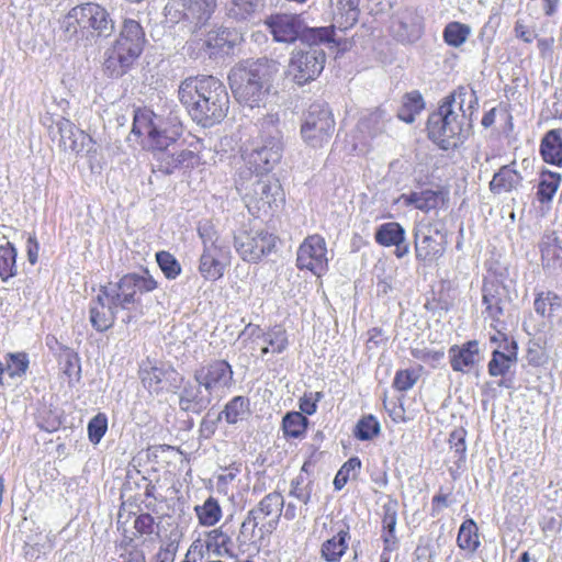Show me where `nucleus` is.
Returning a JSON list of instances; mask_svg holds the SVG:
<instances>
[{
  "label": "nucleus",
  "instance_id": "f257e3e1",
  "mask_svg": "<svg viewBox=\"0 0 562 562\" xmlns=\"http://www.w3.org/2000/svg\"><path fill=\"white\" fill-rule=\"evenodd\" d=\"M477 98L472 89L459 87L447 95L427 121L429 138L441 149L457 148L469 137Z\"/></svg>",
  "mask_w": 562,
  "mask_h": 562
},
{
  "label": "nucleus",
  "instance_id": "f03ea898",
  "mask_svg": "<svg viewBox=\"0 0 562 562\" xmlns=\"http://www.w3.org/2000/svg\"><path fill=\"white\" fill-rule=\"evenodd\" d=\"M178 94L193 121L204 127L220 123L229 108L225 86L213 76L184 79L179 86Z\"/></svg>",
  "mask_w": 562,
  "mask_h": 562
},
{
  "label": "nucleus",
  "instance_id": "7ed1b4c3",
  "mask_svg": "<svg viewBox=\"0 0 562 562\" xmlns=\"http://www.w3.org/2000/svg\"><path fill=\"white\" fill-rule=\"evenodd\" d=\"M278 71L279 63L273 59L262 57L246 60L231 69L229 87L239 103L250 108L259 106Z\"/></svg>",
  "mask_w": 562,
  "mask_h": 562
},
{
  "label": "nucleus",
  "instance_id": "20e7f679",
  "mask_svg": "<svg viewBox=\"0 0 562 562\" xmlns=\"http://www.w3.org/2000/svg\"><path fill=\"white\" fill-rule=\"evenodd\" d=\"M145 43V31L140 23L134 19H124L117 38L105 53L104 71L116 78L126 74L140 56Z\"/></svg>",
  "mask_w": 562,
  "mask_h": 562
},
{
  "label": "nucleus",
  "instance_id": "39448f33",
  "mask_svg": "<svg viewBox=\"0 0 562 562\" xmlns=\"http://www.w3.org/2000/svg\"><path fill=\"white\" fill-rule=\"evenodd\" d=\"M279 113H268L256 123L257 137L251 142L249 164L255 170L269 172L280 162L283 154V134Z\"/></svg>",
  "mask_w": 562,
  "mask_h": 562
},
{
  "label": "nucleus",
  "instance_id": "423d86ee",
  "mask_svg": "<svg viewBox=\"0 0 562 562\" xmlns=\"http://www.w3.org/2000/svg\"><path fill=\"white\" fill-rule=\"evenodd\" d=\"M265 24L279 43L292 44L300 40L307 45L334 42L331 27H308L297 14H274Z\"/></svg>",
  "mask_w": 562,
  "mask_h": 562
},
{
  "label": "nucleus",
  "instance_id": "0eeeda50",
  "mask_svg": "<svg viewBox=\"0 0 562 562\" xmlns=\"http://www.w3.org/2000/svg\"><path fill=\"white\" fill-rule=\"evenodd\" d=\"M284 506L283 496L278 492L267 494L256 507L251 508L240 526V536L250 540L256 528L261 535L273 532L279 524Z\"/></svg>",
  "mask_w": 562,
  "mask_h": 562
},
{
  "label": "nucleus",
  "instance_id": "6e6552de",
  "mask_svg": "<svg viewBox=\"0 0 562 562\" xmlns=\"http://www.w3.org/2000/svg\"><path fill=\"white\" fill-rule=\"evenodd\" d=\"M157 285V281L145 270L142 273H127L117 282L102 285L101 292L112 297L125 311L139 303V296L154 291Z\"/></svg>",
  "mask_w": 562,
  "mask_h": 562
},
{
  "label": "nucleus",
  "instance_id": "1a4fd4ad",
  "mask_svg": "<svg viewBox=\"0 0 562 562\" xmlns=\"http://www.w3.org/2000/svg\"><path fill=\"white\" fill-rule=\"evenodd\" d=\"M247 182L240 183L238 189L244 193V200L249 211H266L282 200V190L279 180L265 171L256 170Z\"/></svg>",
  "mask_w": 562,
  "mask_h": 562
},
{
  "label": "nucleus",
  "instance_id": "9d476101",
  "mask_svg": "<svg viewBox=\"0 0 562 562\" xmlns=\"http://www.w3.org/2000/svg\"><path fill=\"white\" fill-rule=\"evenodd\" d=\"M335 131V120L328 105L315 102L310 105L301 125V136L306 145L322 148L329 143Z\"/></svg>",
  "mask_w": 562,
  "mask_h": 562
},
{
  "label": "nucleus",
  "instance_id": "9b49d317",
  "mask_svg": "<svg viewBox=\"0 0 562 562\" xmlns=\"http://www.w3.org/2000/svg\"><path fill=\"white\" fill-rule=\"evenodd\" d=\"M277 237L265 228L243 226L234 236V246L243 260L257 262L276 247Z\"/></svg>",
  "mask_w": 562,
  "mask_h": 562
},
{
  "label": "nucleus",
  "instance_id": "f8f14e48",
  "mask_svg": "<svg viewBox=\"0 0 562 562\" xmlns=\"http://www.w3.org/2000/svg\"><path fill=\"white\" fill-rule=\"evenodd\" d=\"M325 61V52L318 45H308L307 49L292 52L288 72L296 85L303 86L321 75Z\"/></svg>",
  "mask_w": 562,
  "mask_h": 562
},
{
  "label": "nucleus",
  "instance_id": "ddd939ff",
  "mask_svg": "<svg viewBox=\"0 0 562 562\" xmlns=\"http://www.w3.org/2000/svg\"><path fill=\"white\" fill-rule=\"evenodd\" d=\"M447 236L431 223H419L414 231V248L416 259L430 265L443 256L447 248Z\"/></svg>",
  "mask_w": 562,
  "mask_h": 562
},
{
  "label": "nucleus",
  "instance_id": "4468645a",
  "mask_svg": "<svg viewBox=\"0 0 562 562\" xmlns=\"http://www.w3.org/2000/svg\"><path fill=\"white\" fill-rule=\"evenodd\" d=\"M199 235L203 240V252L200 257L199 271L205 280L215 281L223 277L227 257L226 247L223 246L211 227L199 228Z\"/></svg>",
  "mask_w": 562,
  "mask_h": 562
},
{
  "label": "nucleus",
  "instance_id": "2eb2a0df",
  "mask_svg": "<svg viewBox=\"0 0 562 562\" xmlns=\"http://www.w3.org/2000/svg\"><path fill=\"white\" fill-rule=\"evenodd\" d=\"M233 369L225 360H213L194 370L193 378L216 400H221L233 384Z\"/></svg>",
  "mask_w": 562,
  "mask_h": 562
},
{
  "label": "nucleus",
  "instance_id": "dca6fc26",
  "mask_svg": "<svg viewBox=\"0 0 562 562\" xmlns=\"http://www.w3.org/2000/svg\"><path fill=\"white\" fill-rule=\"evenodd\" d=\"M53 139L58 136V146L64 151L70 153H91L94 142L83 131L77 128L74 123L65 117H58L49 127Z\"/></svg>",
  "mask_w": 562,
  "mask_h": 562
},
{
  "label": "nucleus",
  "instance_id": "f3484780",
  "mask_svg": "<svg viewBox=\"0 0 562 562\" xmlns=\"http://www.w3.org/2000/svg\"><path fill=\"white\" fill-rule=\"evenodd\" d=\"M299 269L310 270L316 276L327 270L328 258L325 239L319 235H312L304 239L296 252Z\"/></svg>",
  "mask_w": 562,
  "mask_h": 562
},
{
  "label": "nucleus",
  "instance_id": "a211bd4d",
  "mask_svg": "<svg viewBox=\"0 0 562 562\" xmlns=\"http://www.w3.org/2000/svg\"><path fill=\"white\" fill-rule=\"evenodd\" d=\"M79 19L86 36L110 37L115 31V23L110 13L100 4L87 2L79 5Z\"/></svg>",
  "mask_w": 562,
  "mask_h": 562
},
{
  "label": "nucleus",
  "instance_id": "6ab92c4d",
  "mask_svg": "<svg viewBox=\"0 0 562 562\" xmlns=\"http://www.w3.org/2000/svg\"><path fill=\"white\" fill-rule=\"evenodd\" d=\"M159 171L171 175L180 168H193L199 162V156L194 150L173 144L166 148L153 150Z\"/></svg>",
  "mask_w": 562,
  "mask_h": 562
},
{
  "label": "nucleus",
  "instance_id": "aec40b11",
  "mask_svg": "<svg viewBox=\"0 0 562 562\" xmlns=\"http://www.w3.org/2000/svg\"><path fill=\"white\" fill-rule=\"evenodd\" d=\"M482 301L485 305V312L492 319V327L499 326L505 314L506 304L509 301L507 288L497 280L484 282L482 288Z\"/></svg>",
  "mask_w": 562,
  "mask_h": 562
},
{
  "label": "nucleus",
  "instance_id": "412c9836",
  "mask_svg": "<svg viewBox=\"0 0 562 562\" xmlns=\"http://www.w3.org/2000/svg\"><path fill=\"white\" fill-rule=\"evenodd\" d=\"M121 307L115 303L112 297L105 295L104 292L99 290L94 300L91 301L89 307V319L91 326L100 333L110 329L115 321L116 314Z\"/></svg>",
  "mask_w": 562,
  "mask_h": 562
},
{
  "label": "nucleus",
  "instance_id": "4be33fe9",
  "mask_svg": "<svg viewBox=\"0 0 562 562\" xmlns=\"http://www.w3.org/2000/svg\"><path fill=\"white\" fill-rule=\"evenodd\" d=\"M167 8L179 11L182 19L194 26H202L214 13L216 0H172Z\"/></svg>",
  "mask_w": 562,
  "mask_h": 562
},
{
  "label": "nucleus",
  "instance_id": "5701e85b",
  "mask_svg": "<svg viewBox=\"0 0 562 562\" xmlns=\"http://www.w3.org/2000/svg\"><path fill=\"white\" fill-rule=\"evenodd\" d=\"M213 400L214 395L204 390V386L193 381H187L179 395L180 409L187 413L201 414L205 411Z\"/></svg>",
  "mask_w": 562,
  "mask_h": 562
},
{
  "label": "nucleus",
  "instance_id": "b1692460",
  "mask_svg": "<svg viewBox=\"0 0 562 562\" xmlns=\"http://www.w3.org/2000/svg\"><path fill=\"white\" fill-rule=\"evenodd\" d=\"M155 136H153V150L157 148H166L177 143L182 134V124L172 113L166 117L157 116L155 122Z\"/></svg>",
  "mask_w": 562,
  "mask_h": 562
},
{
  "label": "nucleus",
  "instance_id": "393cba45",
  "mask_svg": "<svg viewBox=\"0 0 562 562\" xmlns=\"http://www.w3.org/2000/svg\"><path fill=\"white\" fill-rule=\"evenodd\" d=\"M479 342L469 340L458 346L453 345L449 348L448 355L453 371L467 373L479 363Z\"/></svg>",
  "mask_w": 562,
  "mask_h": 562
},
{
  "label": "nucleus",
  "instance_id": "a878e982",
  "mask_svg": "<svg viewBox=\"0 0 562 562\" xmlns=\"http://www.w3.org/2000/svg\"><path fill=\"white\" fill-rule=\"evenodd\" d=\"M420 16L413 11L401 13L391 25L393 36L402 43H414L422 35Z\"/></svg>",
  "mask_w": 562,
  "mask_h": 562
},
{
  "label": "nucleus",
  "instance_id": "bb28decb",
  "mask_svg": "<svg viewBox=\"0 0 562 562\" xmlns=\"http://www.w3.org/2000/svg\"><path fill=\"white\" fill-rule=\"evenodd\" d=\"M360 0H336L333 3V20L335 24L330 25L333 30H348L353 26L359 19Z\"/></svg>",
  "mask_w": 562,
  "mask_h": 562
},
{
  "label": "nucleus",
  "instance_id": "cd10ccee",
  "mask_svg": "<svg viewBox=\"0 0 562 562\" xmlns=\"http://www.w3.org/2000/svg\"><path fill=\"white\" fill-rule=\"evenodd\" d=\"M168 369L164 364L149 358L142 361L139 366V379L143 385L153 393H159L162 390L161 383Z\"/></svg>",
  "mask_w": 562,
  "mask_h": 562
},
{
  "label": "nucleus",
  "instance_id": "c85d7f7f",
  "mask_svg": "<svg viewBox=\"0 0 562 562\" xmlns=\"http://www.w3.org/2000/svg\"><path fill=\"white\" fill-rule=\"evenodd\" d=\"M516 361L517 344L510 340V344L504 346V351L495 349L492 352V359L487 364L488 374L491 376H504Z\"/></svg>",
  "mask_w": 562,
  "mask_h": 562
},
{
  "label": "nucleus",
  "instance_id": "c756f323",
  "mask_svg": "<svg viewBox=\"0 0 562 562\" xmlns=\"http://www.w3.org/2000/svg\"><path fill=\"white\" fill-rule=\"evenodd\" d=\"M540 154L546 162L562 165V134L560 130H551L543 136Z\"/></svg>",
  "mask_w": 562,
  "mask_h": 562
},
{
  "label": "nucleus",
  "instance_id": "7c9ffc66",
  "mask_svg": "<svg viewBox=\"0 0 562 562\" xmlns=\"http://www.w3.org/2000/svg\"><path fill=\"white\" fill-rule=\"evenodd\" d=\"M349 528L339 529L337 533L322 544L321 554L327 562H339L348 549Z\"/></svg>",
  "mask_w": 562,
  "mask_h": 562
},
{
  "label": "nucleus",
  "instance_id": "2f4dec72",
  "mask_svg": "<svg viewBox=\"0 0 562 562\" xmlns=\"http://www.w3.org/2000/svg\"><path fill=\"white\" fill-rule=\"evenodd\" d=\"M522 178L520 173L514 170L510 166H503L494 176L490 182V190L499 194L502 192H509L516 189Z\"/></svg>",
  "mask_w": 562,
  "mask_h": 562
},
{
  "label": "nucleus",
  "instance_id": "473e14b6",
  "mask_svg": "<svg viewBox=\"0 0 562 562\" xmlns=\"http://www.w3.org/2000/svg\"><path fill=\"white\" fill-rule=\"evenodd\" d=\"M231 33L227 30H220L210 32L201 44V48L210 57H215L220 54H227L233 48V42L229 40Z\"/></svg>",
  "mask_w": 562,
  "mask_h": 562
},
{
  "label": "nucleus",
  "instance_id": "72a5a7b5",
  "mask_svg": "<svg viewBox=\"0 0 562 562\" xmlns=\"http://www.w3.org/2000/svg\"><path fill=\"white\" fill-rule=\"evenodd\" d=\"M391 115L382 108H376L359 121L358 127L370 136H376L385 131Z\"/></svg>",
  "mask_w": 562,
  "mask_h": 562
},
{
  "label": "nucleus",
  "instance_id": "f704fd0d",
  "mask_svg": "<svg viewBox=\"0 0 562 562\" xmlns=\"http://www.w3.org/2000/svg\"><path fill=\"white\" fill-rule=\"evenodd\" d=\"M540 250L543 266L553 268L562 266L560 259L562 247L560 246V239L557 232L548 233L542 237Z\"/></svg>",
  "mask_w": 562,
  "mask_h": 562
},
{
  "label": "nucleus",
  "instance_id": "c9c22d12",
  "mask_svg": "<svg viewBox=\"0 0 562 562\" xmlns=\"http://www.w3.org/2000/svg\"><path fill=\"white\" fill-rule=\"evenodd\" d=\"M402 199L405 205H414L420 211L428 212L437 207L441 199V193L434 190H424L403 194Z\"/></svg>",
  "mask_w": 562,
  "mask_h": 562
},
{
  "label": "nucleus",
  "instance_id": "e433bc0d",
  "mask_svg": "<svg viewBox=\"0 0 562 562\" xmlns=\"http://www.w3.org/2000/svg\"><path fill=\"white\" fill-rule=\"evenodd\" d=\"M375 241L384 247H391L394 244L404 241L405 229L397 222H387L381 224L374 234Z\"/></svg>",
  "mask_w": 562,
  "mask_h": 562
},
{
  "label": "nucleus",
  "instance_id": "4c0bfd02",
  "mask_svg": "<svg viewBox=\"0 0 562 562\" xmlns=\"http://www.w3.org/2000/svg\"><path fill=\"white\" fill-rule=\"evenodd\" d=\"M425 108V102L418 91H412L403 97L402 106L398 109L397 116L405 123H413L415 116Z\"/></svg>",
  "mask_w": 562,
  "mask_h": 562
},
{
  "label": "nucleus",
  "instance_id": "58836bf2",
  "mask_svg": "<svg viewBox=\"0 0 562 562\" xmlns=\"http://www.w3.org/2000/svg\"><path fill=\"white\" fill-rule=\"evenodd\" d=\"M227 424L234 425L247 418L250 414L249 400L245 396L233 397L220 413Z\"/></svg>",
  "mask_w": 562,
  "mask_h": 562
},
{
  "label": "nucleus",
  "instance_id": "ea45409f",
  "mask_svg": "<svg viewBox=\"0 0 562 562\" xmlns=\"http://www.w3.org/2000/svg\"><path fill=\"white\" fill-rule=\"evenodd\" d=\"M157 115L150 111H135L132 133L137 136L147 135L153 149V136H155Z\"/></svg>",
  "mask_w": 562,
  "mask_h": 562
},
{
  "label": "nucleus",
  "instance_id": "a19ab883",
  "mask_svg": "<svg viewBox=\"0 0 562 562\" xmlns=\"http://www.w3.org/2000/svg\"><path fill=\"white\" fill-rule=\"evenodd\" d=\"M226 13L235 20H246L259 7V0H222Z\"/></svg>",
  "mask_w": 562,
  "mask_h": 562
},
{
  "label": "nucleus",
  "instance_id": "79ce46f5",
  "mask_svg": "<svg viewBox=\"0 0 562 562\" xmlns=\"http://www.w3.org/2000/svg\"><path fill=\"white\" fill-rule=\"evenodd\" d=\"M458 546L463 550H469L474 552L479 546V535H477V526L473 519H467L462 522L458 538Z\"/></svg>",
  "mask_w": 562,
  "mask_h": 562
},
{
  "label": "nucleus",
  "instance_id": "37998d69",
  "mask_svg": "<svg viewBox=\"0 0 562 562\" xmlns=\"http://www.w3.org/2000/svg\"><path fill=\"white\" fill-rule=\"evenodd\" d=\"M561 181L560 173L544 170L541 172L538 186V199L541 203L550 202L555 194Z\"/></svg>",
  "mask_w": 562,
  "mask_h": 562
},
{
  "label": "nucleus",
  "instance_id": "c03bdc74",
  "mask_svg": "<svg viewBox=\"0 0 562 562\" xmlns=\"http://www.w3.org/2000/svg\"><path fill=\"white\" fill-rule=\"evenodd\" d=\"M308 419L300 412H290L283 417L282 428L285 437L300 438L307 428Z\"/></svg>",
  "mask_w": 562,
  "mask_h": 562
},
{
  "label": "nucleus",
  "instance_id": "a18cd8bd",
  "mask_svg": "<svg viewBox=\"0 0 562 562\" xmlns=\"http://www.w3.org/2000/svg\"><path fill=\"white\" fill-rule=\"evenodd\" d=\"M195 513L200 524L206 527L214 526L222 517L221 506L214 497H209L202 506H196Z\"/></svg>",
  "mask_w": 562,
  "mask_h": 562
},
{
  "label": "nucleus",
  "instance_id": "49530a36",
  "mask_svg": "<svg viewBox=\"0 0 562 562\" xmlns=\"http://www.w3.org/2000/svg\"><path fill=\"white\" fill-rule=\"evenodd\" d=\"M16 250L11 243L0 246V278L8 281L16 274Z\"/></svg>",
  "mask_w": 562,
  "mask_h": 562
},
{
  "label": "nucleus",
  "instance_id": "de8ad7c7",
  "mask_svg": "<svg viewBox=\"0 0 562 562\" xmlns=\"http://www.w3.org/2000/svg\"><path fill=\"white\" fill-rule=\"evenodd\" d=\"M381 431V426L373 415H366L360 418L353 429V436L361 440L367 441L376 437Z\"/></svg>",
  "mask_w": 562,
  "mask_h": 562
},
{
  "label": "nucleus",
  "instance_id": "09e8293b",
  "mask_svg": "<svg viewBox=\"0 0 562 562\" xmlns=\"http://www.w3.org/2000/svg\"><path fill=\"white\" fill-rule=\"evenodd\" d=\"M79 5L74 7L61 20V30L68 40L77 36L85 37V30L81 27V20L79 19Z\"/></svg>",
  "mask_w": 562,
  "mask_h": 562
},
{
  "label": "nucleus",
  "instance_id": "8fccbe9b",
  "mask_svg": "<svg viewBox=\"0 0 562 562\" xmlns=\"http://www.w3.org/2000/svg\"><path fill=\"white\" fill-rule=\"evenodd\" d=\"M470 27L459 22L449 23L443 31V38L446 43L453 47L462 45L470 35Z\"/></svg>",
  "mask_w": 562,
  "mask_h": 562
},
{
  "label": "nucleus",
  "instance_id": "3c124183",
  "mask_svg": "<svg viewBox=\"0 0 562 562\" xmlns=\"http://www.w3.org/2000/svg\"><path fill=\"white\" fill-rule=\"evenodd\" d=\"M156 260L167 279H176L181 273V265L173 255L168 251H158Z\"/></svg>",
  "mask_w": 562,
  "mask_h": 562
},
{
  "label": "nucleus",
  "instance_id": "603ef678",
  "mask_svg": "<svg viewBox=\"0 0 562 562\" xmlns=\"http://www.w3.org/2000/svg\"><path fill=\"white\" fill-rule=\"evenodd\" d=\"M262 341L271 347L272 352L281 353L288 347L286 331L280 326H274L262 335Z\"/></svg>",
  "mask_w": 562,
  "mask_h": 562
},
{
  "label": "nucleus",
  "instance_id": "864d4df0",
  "mask_svg": "<svg viewBox=\"0 0 562 562\" xmlns=\"http://www.w3.org/2000/svg\"><path fill=\"white\" fill-rule=\"evenodd\" d=\"M27 367L29 359L26 353H10L4 372L11 378L22 376L25 374Z\"/></svg>",
  "mask_w": 562,
  "mask_h": 562
},
{
  "label": "nucleus",
  "instance_id": "5fc2aeb1",
  "mask_svg": "<svg viewBox=\"0 0 562 562\" xmlns=\"http://www.w3.org/2000/svg\"><path fill=\"white\" fill-rule=\"evenodd\" d=\"M360 468L361 461L358 457L350 458L347 462H345L334 479L335 488L338 491L341 490L350 479L351 473L360 470Z\"/></svg>",
  "mask_w": 562,
  "mask_h": 562
},
{
  "label": "nucleus",
  "instance_id": "6e6d98bb",
  "mask_svg": "<svg viewBox=\"0 0 562 562\" xmlns=\"http://www.w3.org/2000/svg\"><path fill=\"white\" fill-rule=\"evenodd\" d=\"M108 429V419L104 414L95 415L88 424V436L92 443H99Z\"/></svg>",
  "mask_w": 562,
  "mask_h": 562
},
{
  "label": "nucleus",
  "instance_id": "4d7b16f0",
  "mask_svg": "<svg viewBox=\"0 0 562 562\" xmlns=\"http://www.w3.org/2000/svg\"><path fill=\"white\" fill-rule=\"evenodd\" d=\"M397 507L398 504L394 499H390L387 503L383 505L382 525L384 531H395L397 522Z\"/></svg>",
  "mask_w": 562,
  "mask_h": 562
},
{
  "label": "nucleus",
  "instance_id": "13d9d810",
  "mask_svg": "<svg viewBox=\"0 0 562 562\" xmlns=\"http://www.w3.org/2000/svg\"><path fill=\"white\" fill-rule=\"evenodd\" d=\"M417 378L414 370H401L396 372L393 385L398 391H407L414 386Z\"/></svg>",
  "mask_w": 562,
  "mask_h": 562
},
{
  "label": "nucleus",
  "instance_id": "bf43d9fd",
  "mask_svg": "<svg viewBox=\"0 0 562 562\" xmlns=\"http://www.w3.org/2000/svg\"><path fill=\"white\" fill-rule=\"evenodd\" d=\"M222 419V414H215L212 412H207L205 416L203 417L201 425H200V432L203 437L210 438L214 435L218 423Z\"/></svg>",
  "mask_w": 562,
  "mask_h": 562
},
{
  "label": "nucleus",
  "instance_id": "052dcab7",
  "mask_svg": "<svg viewBox=\"0 0 562 562\" xmlns=\"http://www.w3.org/2000/svg\"><path fill=\"white\" fill-rule=\"evenodd\" d=\"M465 435V430L463 428H459L453 430L449 437L450 447L460 459L464 458L467 451Z\"/></svg>",
  "mask_w": 562,
  "mask_h": 562
},
{
  "label": "nucleus",
  "instance_id": "680f3d73",
  "mask_svg": "<svg viewBox=\"0 0 562 562\" xmlns=\"http://www.w3.org/2000/svg\"><path fill=\"white\" fill-rule=\"evenodd\" d=\"M154 525L155 520L150 514H140L134 521V528L140 535H151Z\"/></svg>",
  "mask_w": 562,
  "mask_h": 562
},
{
  "label": "nucleus",
  "instance_id": "e2e57ef3",
  "mask_svg": "<svg viewBox=\"0 0 562 562\" xmlns=\"http://www.w3.org/2000/svg\"><path fill=\"white\" fill-rule=\"evenodd\" d=\"M322 394L319 392L310 393L308 395H304L300 398V413H304L306 415H313L317 408V402L319 401Z\"/></svg>",
  "mask_w": 562,
  "mask_h": 562
},
{
  "label": "nucleus",
  "instance_id": "0e129e2a",
  "mask_svg": "<svg viewBox=\"0 0 562 562\" xmlns=\"http://www.w3.org/2000/svg\"><path fill=\"white\" fill-rule=\"evenodd\" d=\"M177 548V544H175L173 542H169L165 548H161L157 552V554L155 555V562H173Z\"/></svg>",
  "mask_w": 562,
  "mask_h": 562
},
{
  "label": "nucleus",
  "instance_id": "69168bd1",
  "mask_svg": "<svg viewBox=\"0 0 562 562\" xmlns=\"http://www.w3.org/2000/svg\"><path fill=\"white\" fill-rule=\"evenodd\" d=\"M515 34L516 37L520 38L521 41L526 43H531L536 34L532 30H529L522 22L517 21L515 25Z\"/></svg>",
  "mask_w": 562,
  "mask_h": 562
},
{
  "label": "nucleus",
  "instance_id": "338daca9",
  "mask_svg": "<svg viewBox=\"0 0 562 562\" xmlns=\"http://www.w3.org/2000/svg\"><path fill=\"white\" fill-rule=\"evenodd\" d=\"M549 292L547 293H540L537 299L535 300V310L538 314L546 317L547 310L549 307Z\"/></svg>",
  "mask_w": 562,
  "mask_h": 562
},
{
  "label": "nucleus",
  "instance_id": "774afa93",
  "mask_svg": "<svg viewBox=\"0 0 562 562\" xmlns=\"http://www.w3.org/2000/svg\"><path fill=\"white\" fill-rule=\"evenodd\" d=\"M123 557V562H146L143 550L132 549L127 551Z\"/></svg>",
  "mask_w": 562,
  "mask_h": 562
}]
</instances>
